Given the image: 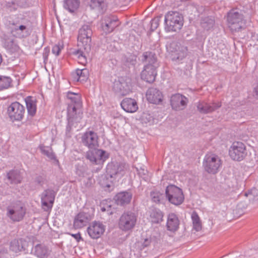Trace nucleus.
Returning <instances> with one entry per match:
<instances>
[{"mask_svg": "<svg viewBox=\"0 0 258 258\" xmlns=\"http://www.w3.org/2000/svg\"><path fill=\"white\" fill-rule=\"evenodd\" d=\"M188 99L179 93L172 95L170 97V104L172 108L175 110L184 109L187 104Z\"/></svg>", "mask_w": 258, "mask_h": 258, "instance_id": "dca6fc26", "label": "nucleus"}, {"mask_svg": "<svg viewBox=\"0 0 258 258\" xmlns=\"http://www.w3.org/2000/svg\"><path fill=\"white\" fill-rule=\"evenodd\" d=\"M82 107H77L73 105H68L67 108L68 124L66 127L67 133H69L74 123L80 122L82 118Z\"/></svg>", "mask_w": 258, "mask_h": 258, "instance_id": "1a4fd4ad", "label": "nucleus"}, {"mask_svg": "<svg viewBox=\"0 0 258 258\" xmlns=\"http://www.w3.org/2000/svg\"><path fill=\"white\" fill-rule=\"evenodd\" d=\"M55 195L56 192L52 189H47L42 192L41 200L44 211H48L51 209Z\"/></svg>", "mask_w": 258, "mask_h": 258, "instance_id": "2eb2a0df", "label": "nucleus"}, {"mask_svg": "<svg viewBox=\"0 0 258 258\" xmlns=\"http://www.w3.org/2000/svg\"><path fill=\"white\" fill-rule=\"evenodd\" d=\"M137 219V216L134 213L132 212L123 213L119 219V228L123 231L132 230L135 226Z\"/></svg>", "mask_w": 258, "mask_h": 258, "instance_id": "6e6552de", "label": "nucleus"}, {"mask_svg": "<svg viewBox=\"0 0 258 258\" xmlns=\"http://www.w3.org/2000/svg\"><path fill=\"white\" fill-rule=\"evenodd\" d=\"M129 169V165L125 163H110L106 167V174L99 177V183L103 187H110L113 180L123 176Z\"/></svg>", "mask_w": 258, "mask_h": 258, "instance_id": "f257e3e1", "label": "nucleus"}, {"mask_svg": "<svg viewBox=\"0 0 258 258\" xmlns=\"http://www.w3.org/2000/svg\"><path fill=\"white\" fill-rule=\"evenodd\" d=\"M82 144L90 149H95L98 145V136L93 131H87L81 138Z\"/></svg>", "mask_w": 258, "mask_h": 258, "instance_id": "4468645a", "label": "nucleus"}, {"mask_svg": "<svg viewBox=\"0 0 258 258\" xmlns=\"http://www.w3.org/2000/svg\"><path fill=\"white\" fill-rule=\"evenodd\" d=\"M254 95L258 97V85L254 88Z\"/></svg>", "mask_w": 258, "mask_h": 258, "instance_id": "052dcab7", "label": "nucleus"}, {"mask_svg": "<svg viewBox=\"0 0 258 258\" xmlns=\"http://www.w3.org/2000/svg\"><path fill=\"white\" fill-rule=\"evenodd\" d=\"M107 208H110V206H109L107 207Z\"/></svg>", "mask_w": 258, "mask_h": 258, "instance_id": "e2e57ef3", "label": "nucleus"}, {"mask_svg": "<svg viewBox=\"0 0 258 258\" xmlns=\"http://www.w3.org/2000/svg\"><path fill=\"white\" fill-rule=\"evenodd\" d=\"M243 17L236 10H231L227 14V22L230 30L234 31H238L242 28Z\"/></svg>", "mask_w": 258, "mask_h": 258, "instance_id": "9d476101", "label": "nucleus"}, {"mask_svg": "<svg viewBox=\"0 0 258 258\" xmlns=\"http://www.w3.org/2000/svg\"><path fill=\"white\" fill-rule=\"evenodd\" d=\"M3 46L11 52H14L17 51L19 48L18 45L15 42L14 40L9 38L4 40Z\"/></svg>", "mask_w": 258, "mask_h": 258, "instance_id": "e433bc0d", "label": "nucleus"}, {"mask_svg": "<svg viewBox=\"0 0 258 258\" xmlns=\"http://www.w3.org/2000/svg\"><path fill=\"white\" fill-rule=\"evenodd\" d=\"M142 120L146 123L152 124L154 122V118L150 114L144 113L142 116Z\"/></svg>", "mask_w": 258, "mask_h": 258, "instance_id": "de8ad7c7", "label": "nucleus"}, {"mask_svg": "<svg viewBox=\"0 0 258 258\" xmlns=\"http://www.w3.org/2000/svg\"><path fill=\"white\" fill-rule=\"evenodd\" d=\"M90 220V216L88 213L80 212L75 217L74 227L75 229H80L86 226Z\"/></svg>", "mask_w": 258, "mask_h": 258, "instance_id": "5701e85b", "label": "nucleus"}, {"mask_svg": "<svg viewBox=\"0 0 258 258\" xmlns=\"http://www.w3.org/2000/svg\"><path fill=\"white\" fill-rule=\"evenodd\" d=\"M28 242L24 239H14L10 242V249L14 252L17 253L26 249Z\"/></svg>", "mask_w": 258, "mask_h": 258, "instance_id": "b1692460", "label": "nucleus"}, {"mask_svg": "<svg viewBox=\"0 0 258 258\" xmlns=\"http://www.w3.org/2000/svg\"><path fill=\"white\" fill-rule=\"evenodd\" d=\"M28 113L31 116H34L36 112V100L31 96L27 97L25 99Z\"/></svg>", "mask_w": 258, "mask_h": 258, "instance_id": "7c9ffc66", "label": "nucleus"}, {"mask_svg": "<svg viewBox=\"0 0 258 258\" xmlns=\"http://www.w3.org/2000/svg\"><path fill=\"white\" fill-rule=\"evenodd\" d=\"M101 211L102 212H105V211H106V208H105V207H101Z\"/></svg>", "mask_w": 258, "mask_h": 258, "instance_id": "680f3d73", "label": "nucleus"}, {"mask_svg": "<svg viewBox=\"0 0 258 258\" xmlns=\"http://www.w3.org/2000/svg\"><path fill=\"white\" fill-rule=\"evenodd\" d=\"M10 24H11V25L15 26L14 30L16 31H20L22 33L24 32H25L26 33H27V34L28 33V30H27V26L26 25H20L19 26H17V23H15L14 22L11 23L10 21Z\"/></svg>", "mask_w": 258, "mask_h": 258, "instance_id": "49530a36", "label": "nucleus"}, {"mask_svg": "<svg viewBox=\"0 0 258 258\" xmlns=\"http://www.w3.org/2000/svg\"><path fill=\"white\" fill-rule=\"evenodd\" d=\"M11 81L10 77L0 76V91L8 89L10 86Z\"/></svg>", "mask_w": 258, "mask_h": 258, "instance_id": "a19ab883", "label": "nucleus"}, {"mask_svg": "<svg viewBox=\"0 0 258 258\" xmlns=\"http://www.w3.org/2000/svg\"><path fill=\"white\" fill-rule=\"evenodd\" d=\"M165 196L170 204L175 206L181 205L184 199L182 189L173 184H170L166 187Z\"/></svg>", "mask_w": 258, "mask_h": 258, "instance_id": "20e7f679", "label": "nucleus"}, {"mask_svg": "<svg viewBox=\"0 0 258 258\" xmlns=\"http://www.w3.org/2000/svg\"><path fill=\"white\" fill-rule=\"evenodd\" d=\"M229 154L233 160H242L247 155L245 146L240 142H234L229 149Z\"/></svg>", "mask_w": 258, "mask_h": 258, "instance_id": "9b49d317", "label": "nucleus"}, {"mask_svg": "<svg viewBox=\"0 0 258 258\" xmlns=\"http://www.w3.org/2000/svg\"><path fill=\"white\" fill-rule=\"evenodd\" d=\"M34 254L40 258L47 257L50 251L48 248L42 244H38L33 248Z\"/></svg>", "mask_w": 258, "mask_h": 258, "instance_id": "c85d7f7f", "label": "nucleus"}, {"mask_svg": "<svg viewBox=\"0 0 258 258\" xmlns=\"http://www.w3.org/2000/svg\"><path fill=\"white\" fill-rule=\"evenodd\" d=\"M159 18L158 17L155 18L151 21L150 29L152 31H154L158 28L159 24Z\"/></svg>", "mask_w": 258, "mask_h": 258, "instance_id": "8fccbe9b", "label": "nucleus"}, {"mask_svg": "<svg viewBox=\"0 0 258 258\" xmlns=\"http://www.w3.org/2000/svg\"><path fill=\"white\" fill-rule=\"evenodd\" d=\"M92 30L89 25H84L79 29L78 36V46H85L86 51L89 50L90 46L91 47V36Z\"/></svg>", "mask_w": 258, "mask_h": 258, "instance_id": "0eeeda50", "label": "nucleus"}, {"mask_svg": "<svg viewBox=\"0 0 258 258\" xmlns=\"http://www.w3.org/2000/svg\"><path fill=\"white\" fill-rule=\"evenodd\" d=\"M245 197L249 198V200L252 202H258V190L253 188L247 192H245Z\"/></svg>", "mask_w": 258, "mask_h": 258, "instance_id": "79ce46f5", "label": "nucleus"}, {"mask_svg": "<svg viewBox=\"0 0 258 258\" xmlns=\"http://www.w3.org/2000/svg\"><path fill=\"white\" fill-rule=\"evenodd\" d=\"M89 150L86 153V158L91 163L99 165L103 162L109 157V154L105 151L101 149Z\"/></svg>", "mask_w": 258, "mask_h": 258, "instance_id": "f8f14e48", "label": "nucleus"}, {"mask_svg": "<svg viewBox=\"0 0 258 258\" xmlns=\"http://www.w3.org/2000/svg\"><path fill=\"white\" fill-rule=\"evenodd\" d=\"M219 103H208L205 102H199L197 105L198 111L201 113H211L221 107Z\"/></svg>", "mask_w": 258, "mask_h": 258, "instance_id": "4be33fe9", "label": "nucleus"}, {"mask_svg": "<svg viewBox=\"0 0 258 258\" xmlns=\"http://www.w3.org/2000/svg\"><path fill=\"white\" fill-rule=\"evenodd\" d=\"M103 5H104V2L103 0H91L90 7L93 9H103Z\"/></svg>", "mask_w": 258, "mask_h": 258, "instance_id": "a18cd8bd", "label": "nucleus"}, {"mask_svg": "<svg viewBox=\"0 0 258 258\" xmlns=\"http://www.w3.org/2000/svg\"><path fill=\"white\" fill-rule=\"evenodd\" d=\"M7 216L14 222L22 221L26 213L24 205L20 201L12 202L6 208Z\"/></svg>", "mask_w": 258, "mask_h": 258, "instance_id": "f03ea898", "label": "nucleus"}, {"mask_svg": "<svg viewBox=\"0 0 258 258\" xmlns=\"http://www.w3.org/2000/svg\"><path fill=\"white\" fill-rule=\"evenodd\" d=\"M169 49L171 52L172 59L173 60H182L187 55V47L181 45L177 42H172L169 45Z\"/></svg>", "mask_w": 258, "mask_h": 258, "instance_id": "ddd939ff", "label": "nucleus"}, {"mask_svg": "<svg viewBox=\"0 0 258 258\" xmlns=\"http://www.w3.org/2000/svg\"><path fill=\"white\" fill-rule=\"evenodd\" d=\"M222 163V160L218 155L214 154H207L204 159L203 166L208 173L215 174L219 172Z\"/></svg>", "mask_w": 258, "mask_h": 258, "instance_id": "39448f33", "label": "nucleus"}, {"mask_svg": "<svg viewBox=\"0 0 258 258\" xmlns=\"http://www.w3.org/2000/svg\"><path fill=\"white\" fill-rule=\"evenodd\" d=\"M136 169L139 175L145 180H147L148 179L147 170L142 167L140 169H138V168Z\"/></svg>", "mask_w": 258, "mask_h": 258, "instance_id": "09e8293b", "label": "nucleus"}, {"mask_svg": "<svg viewBox=\"0 0 258 258\" xmlns=\"http://www.w3.org/2000/svg\"><path fill=\"white\" fill-rule=\"evenodd\" d=\"M94 182H95V181L93 178H92V177H89L87 179V181L86 183V185L87 187H91L93 184Z\"/></svg>", "mask_w": 258, "mask_h": 258, "instance_id": "4d7b16f0", "label": "nucleus"}, {"mask_svg": "<svg viewBox=\"0 0 258 258\" xmlns=\"http://www.w3.org/2000/svg\"><path fill=\"white\" fill-rule=\"evenodd\" d=\"M105 231L104 225L100 222L94 221L88 227L87 232L93 239L99 238Z\"/></svg>", "mask_w": 258, "mask_h": 258, "instance_id": "a211bd4d", "label": "nucleus"}, {"mask_svg": "<svg viewBox=\"0 0 258 258\" xmlns=\"http://www.w3.org/2000/svg\"><path fill=\"white\" fill-rule=\"evenodd\" d=\"M67 98L71 101L68 105H73L77 107H82L81 97L79 94L69 92L67 94Z\"/></svg>", "mask_w": 258, "mask_h": 258, "instance_id": "473e14b6", "label": "nucleus"}, {"mask_svg": "<svg viewBox=\"0 0 258 258\" xmlns=\"http://www.w3.org/2000/svg\"><path fill=\"white\" fill-rule=\"evenodd\" d=\"M151 242V239L149 238H146L144 240L143 243V246L144 247H147Z\"/></svg>", "mask_w": 258, "mask_h": 258, "instance_id": "bf43d9fd", "label": "nucleus"}, {"mask_svg": "<svg viewBox=\"0 0 258 258\" xmlns=\"http://www.w3.org/2000/svg\"><path fill=\"white\" fill-rule=\"evenodd\" d=\"M132 199V194L130 192L122 191L118 193L114 197L115 203L117 205L124 206L128 204Z\"/></svg>", "mask_w": 258, "mask_h": 258, "instance_id": "393cba45", "label": "nucleus"}, {"mask_svg": "<svg viewBox=\"0 0 258 258\" xmlns=\"http://www.w3.org/2000/svg\"><path fill=\"white\" fill-rule=\"evenodd\" d=\"M151 197L153 202L157 204L162 203L164 195L158 191H153L151 192Z\"/></svg>", "mask_w": 258, "mask_h": 258, "instance_id": "ea45409f", "label": "nucleus"}, {"mask_svg": "<svg viewBox=\"0 0 258 258\" xmlns=\"http://www.w3.org/2000/svg\"><path fill=\"white\" fill-rule=\"evenodd\" d=\"M193 229L199 231L202 229V223L200 217L197 213L194 212L191 215Z\"/></svg>", "mask_w": 258, "mask_h": 258, "instance_id": "58836bf2", "label": "nucleus"}, {"mask_svg": "<svg viewBox=\"0 0 258 258\" xmlns=\"http://www.w3.org/2000/svg\"><path fill=\"white\" fill-rule=\"evenodd\" d=\"M117 19L111 16H104L101 21V27L103 31L106 34L112 32L118 26Z\"/></svg>", "mask_w": 258, "mask_h": 258, "instance_id": "f3484780", "label": "nucleus"}, {"mask_svg": "<svg viewBox=\"0 0 258 258\" xmlns=\"http://www.w3.org/2000/svg\"><path fill=\"white\" fill-rule=\"evenodd\" d=\"M156 65H146L141 73V78L147 82L151 83L155 80L157 75Z\"/></svg>", "mask_w": 258, "mask_h": 258, "instance_id": "aec40b11", "label": "nucleus"}, {"mask_svg": "<svg viewBox=\"0 0 258 258\" xmlns=\"http://www.w3.org/2000/svg\"><path fill=\"white\" fill-rule=\"evenodd\" d=\"M40 149L41 152L49 159L51 160L55 159V156L51 149L45 147H41Z\"/></svg>", "mask_w": 258, "mask_h": 258, "instance_id": "37998d69", "label": "nucleus"}, {"mask_svg": "<svg viewBox=\"0 0 258 258\" xmlns=\"http://www.w3.org/2000/svg\"><path fill=\"white\" fill-rule=\"evenodd\" d=\"M195 8L196 9L197 12L199 14H203L206 10L205 7L203 6V5H196L195 6Z\"/></svg>", "mask_w": 258, "mask_h": 258, "instance_id": "603ef678", "label": "nucleus"}, {"mask_svg": "<svg viewBox=\"0 0 258 258\" xmlns=\"http://www.w3.org/2000/svg\"><path fill=\"white\" fill-rule=\"evenodd\" d=\"M79 47L80 48L74 51L73 53L78 57L79 63L84 64L87 62V57L89 56V54L91 50V46H90L88 51L86 50L85 46Z\"/></svg>", "mask_w": 258, "mask_h": 258, "instance_id": "cd10ccee", "label": "nucleus"}, {"mask_svg": "<svg viewBox=\"0 0 258 258\" xmlns=\"http://www.w3.org/2000/svg\"><path fill=\"white\" fill-rule=\"evenodd\" d=\"M163 213L157 208L153 209L150 213V218L152 223H160L163 221Z\"/></svg>", "mask_w": 258, "mask_h": 258, "instance_id": "2f4dec72", "label": "nucleus"}, {"mask_svg": "<svg viewBox=\"0 0 258 258\" xmlns=\"http://www.w3.org/2000/svg\"><path fill=\"white\" fill-rule=\"evenodd\" d=\"M88 75L89 72L86 69H77L73 74V76L78 81H84L88 79Z\"/></svg>", "mask_w": 258, "mask_h": 258, "instance_id": "f704fd0d", "label": "nucleus"}, {"mask_svg": "<svg viewBox=\"0 0 258 258\" xmlns=\"http://www.w3.org/2000/svg\"><path fill=\"white\" fill-rule=\"evenodd\" d=\"M146 97L151 103L159 104L162 101L163 95L161 92L154 88H149L146 92Z\"/></svg>", "mask_w": 258, "mask_h": 258, "instance_id": "412c9836", "label": "nucleus"}, {"mask_svg": "<svg viewBox=\"0 0 258 258\" xmlns=\"http://www.w3.org/2000/svg\"><path fill=\"white\" fill-rule=\"evenodd\" d=\"M179 220L174 213H170L168 216L166 226L168 230L175 232L177 231L179 228Z\"/></svg>", "mask_w": 258, "mask_h": 258, "instance_id": "bb28decb", "label": "nucleus"}, {"mask_svg": "<svg viewBox=\"0 0 258 258\" xmlns=\"http://www.w3.org/2000/svg\"><path fill=\"white\" fill-rule=\"evenodd\" d=\"M8 179L12 184H18L21 182L22 177L19 171L17 170H11L7 174Z\"/></svg>", "mask_w": 258, "mask_h": 258, "instance_id": "c9c22d12", "label": "nucleus"}, {"mask_svg": "<svg viewBox=\"0 0 258 258\" xmlns=\"http://www.w3.org/2000/svg\"><path fill=\"white\" fill-rule=\"evenodd\" d=\"M19 5L17 1H11L7 2L5 7L10 11H15L17 10Z\"/></svg>", "mask_w": 258, "mask_h": 258, "instance_id": "c03bdc74", "label": "nucleus"}, {"mask_svg": "<svg viewBox=\"0 0 258 258\" xmlns=\"http://www.w3.org/2000/svg\"><path fill=\"white\" fill-rule=\"evenodd\" d=\"M69 234L74 237L78 242H79L81 240H82V237L79 232L76 234L70 233Z\"/></svg>", "mask_w": 258, "mask_h": 258, "instance_id": "6e6d98bb", "label": "nucleus"}, {"mask_svg": "<svg viewBox=\"0 0 258 258\" xmlns=\"http://www.w3.org/2000/svg\"><path fill=\"white\" fill-rule=\"evenodd\" d=\"M126 61L132 66H135L137 62L136 56L135 55H131L127 58Z\"/></svg>", "mask_w": 258, "mask_h": 258, "instance_id": "864d4df0", "label": "nucleus"}, {"mask_svg": "<svg viewBox=\"0 0 258 258\" xmlns=\"http://www.w3.org/2000/svg\"><path fill=\"white\" fill-rule=\"evenodd\" d=\"M49 52V50L47 48H45L43 53V58L44 60L47 59V56Z\"/></svg>", "mask_w": 258, "mask_h": 258, "instance_id": "13d9d810", "label": "nucleus"}, {"mask_svg": "<svg viewBox=\"0 0 258 258\" xmlns=\"http://www.w3.org/2000/svg\"><path fill=\"white\" fill-rule=\"evenodd\" d=\"M215 24V20L212 17L202 18L201 20V26L205 30H209L212 29Z\"/></svg>", "mask_w": 258, "mask_h": 258, "instance_id": "4c0bfd02", "label": "nucleus"}, {"mask_svg": "<svg viewBox=\"0 0 258 258\" xmlns=\"http://www.w3.org/2000/svg\"><path fill=\"white\" fill-rule=\"evenodd\" d=\"M165 29L166 31H177L183 24L182 16L177 12H169L165 16Z\"/></svg>", "mask_w": 258, "mask_h": 258, "instance_id": "7ed1b4c3", "label": "nucleus"}, {"mask_svg": "<svg viewBox=\"0 0 258 258\" xmlns=\"http://www.w3.org/2000/svg\"><path fill=\"white\" fill-rule=\"evenodd\" d=\"M7 114L12 122L21 121L25 114V107L17 101L12 103L7 108Z\"/></svg>", "mask_w": 258, "mask_h": 258, "instance_id": "423d86ee", "label": "nucleus"}, {"mask_svg": "<svg viewBox=\"0 0 258 258\" xmlns=\"http://www.w3.org/2000/svg\"><path fill=\"white\" fill-rule=\"evenodd\" d=\"M113 90L119 95L125 96L128 94L130 91V87L123 78H119L115 80L113 83Z\"/></svg>", "mask_w": 258, "mask_h": 258, "instance_id": "6ab92c4d", "label": "nucleus"}, {"mask_svg": "<svg viewBox=\"0 0 258 258\" xmlns=\"http://www.w3.org/2000/svg\"><path fill=\"white\" fill-rule=\"evenodd\" d=\"M80 2L78 0H64L63 7L71 13L74 12L79 7Z\"/></svg>", "mask_w": 258, "mask_h": 258, "instance_id": "72a5a7b5", "label": "nucleus"}, {"mask_svg": "<svg viewBox=\"0 0 258 258\" xmlns=\"http://www.w3.org/2000/svg\"><path fill=\"white\" fill-rule=\"evenodd\" d=\"M62 48L63 47L60 45H55L52 47V52L57 56L59 54V52Z\"/></svg>", "mask_w": 258, "mask_h": 258, "instance_id": "3c124183", "label": "nucleus"}, {"mask_svg": "<svg viewBox=\"0 0 258 258\" xmlns=\"http://www.w3.org/2000/svg\"><path fill=\"white\" fill-rule=\"evenodd\" d=\"M122 108L127 112H134L138 108L136 100L131 98H125L121 102Z\"/></svg>", "mask_w": 258, "mask_h": 258, "instance_id": "a878e982", "label": "nucleus"}, {"mask_svg": "<svg viewBox=\"0 0 258 258\" xmlns=\"http://www.w3.org/2000/svg\"><path fill=\"white\" fill-rule=\"evenodd\" d=\"M44 178L41 176H39L35 178V182L40 185H42L44 183Z\"/></svg>", "mask_w": 258, "mask_h": 258, "instance_id": "5fc2aeb1", "label": "nucleus"}, {"mask_svg": "<svg viewBox=\"0 0 258 258\" xmlns=\"http://www.w3.org/2000/svg\"><path fill=\"white\" fill-rule=\"evenodd\" d=\"M140 57L142 62L148 63L147 65H156L157 66V57L156 54L154 52H145Z\"/></svg>", "mask_w": 258, "mask_h": 258, "instance_id": "c756f323", "label": "nucleus"}]
</instances>
